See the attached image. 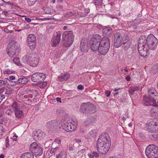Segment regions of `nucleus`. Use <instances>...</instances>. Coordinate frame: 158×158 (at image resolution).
I'll return each mask as SVG.
<instances>
[{
	"mask_svg": "<svg viewBox=\"0 0 158 158\" xmlns=\"http://www.w3.org/2000/svg\"><path fill=\"white\" fill-rule=\"evenodd\" d=\"M88 156L90 158H93L94 156L98 157L99 156V154L97 152H93L92 153H89Z\"/></svg>",
	"mask_w": 158,
	"mask_h": 158,
	"instance_id": "nucleus-32",
	"label": "nucleus"
},
{
	"mask_svg": "<svg viewBox=\"0 0 158 158\" xmlns=\"http://www.w3.org/2000/svg\"><path fill=\"white\" fill-rule=\"evenodd\" d=\"M56 100L57 102H60V103H61V99L60 98H56Z\"/></svg>",
	"mask_w": 158,
	"mask_h": 158,
	"instance_id": "nucleus-61",
	"label": "nucleus"
},
{
	"mask_svg": "<svg viewBox=\"0 0 158 158\" xmlns=\"http://www.w3.org/2000/svg\"><path fill=\"white\" fill-rule=\"evenodd\" d=\"M77 88L80 90H83L84 89V87L82 85H79L77 87Z\"/></svg>",
	"mask_w": 158,
	"mask_h": 158,
	"instance_id": "nucleus-49",
	"label": "nucleus"
},
{
	"mask_svg": "<svg viewBox=\"0 0 158 158\" xmlns=\"http://www.w3.org/2000/svg\"><path fill=\"white\" fill-rule=\"evenodd\" d=\"M9 79L10 81L15 80V77L14 76H10L9 77Z\"/></svg>",
	"mask_w": 158,
	"mask_h": 158,
	"instance_id": "nucleus-55",
	"label": "nucleus"
},
{
	"mask_svg": "<svg viewBox=\"0 0 158 158\" xmlns=\"http://www.w3.org/2000/svg\"><path fill=\"white\" fill-rule=\"evenodd\" d=\"M111 142L110 137L108 134L104 133L98 139L97 147L98 151L101 154H105L109 151Z\"/></svg>",
	"mask_w": 158,
	"mask_h": 158,
	"instance_id": "nucleus-1",
	"label": "nucleus"
},
{
	"mask_svg": "<svg viewBox=\"0 0 158 158\" xmlns=\"http://www.w3.org/2000/svg\"><path fill=\"white\" fill-rule=\"evenodd\" d=\"M2 14L6 16L8 15L9 14L8 12L6 11H3L2 12Z\"/></svg>",
	"mask_w": 158,
	"mask_h": 158,
	"instance_id": "nucleus-53",
	"label": "nucleus"
},
{
	"mask_svg": "<svg viewBox=\"0 0 158 158\" xmlns=\"http://www.w3.org/2000/svg\"><path fill=\"white\" fill-rule=\"evenodd\" d=\"M131 45V42L123 44V45L122 46L123 49L124 50V51H127L130 48Z\"/></svg>",
	"mask_w": 158,
	"mask_h": 158,
	"instance_id": "nucleus-33",
	"label": "nucleus"
},
{
	"mask_svg": "<svg viewBox=\"0 0 158 158\" xmlns=\"http://www.w3.org/2000/svg\"><path fill=\"white\" fill-rule=\"evenodd\" d=\"M46 77V75L44 73H36L32 74L31 79L34 82L40 83L44 80Z\"/></svg>",
	"mask_w": 158,
	"mask_h": 158,
	"instance_id": "nucleus-13",
	"label": "nucleus"
},
{
	"mask_svg": "<svg viewBox=\"0 0 158 158\" xmlns=\"http://www.w3.org/2000/svg\"><path fill=\"white\" fill-rule=\"evenodd\" d=\"M22 60L24 63H28L31 66L35 67L39 62V56L35 52H31L24 56Z\"/></svg>",
	"mask_w": 158,
	"mask_h": 158,
	"instance_id": "nucleus-2",
	"label": "nucleus"
},
{
	"mask_svg": "<svg viewBox=\"0 0 158 158\" xmlns=\"http://www.w3.org/2000/svg\"><path fill=\"white\" fill-rule=\"evenodd\" d=\"M13 62L17 65L20 66L21 64L19 62V58H14L13 59Z\"/></svg>",
	"mask_w": 158,
	"mask_h": 158,
	"instance_id": "nucleus-38",
	"label": "nucleus"
},
{
	"mask_svg": "<svg viewBox=\"0 0 158 158\" xmlns=\"http://www.w3.org/2000/svg\"><path fill=\"white\" fill-rule=\"evenodd\" d=\"M89 134L90 136L92 137H96V130L95 129L92 130L90 132Z\"/></svg>",
	"mask_w": 158,
	"mask_h": 158,
	"instance_id": "nucleus-37",
	"label": "nucleus"
},
{
	"mask_svg": "<svg viewBox=\"0 0 158 158\" xmlns=\"http://www.w3.org/2000/svg\"><path fill=\"white\" fill-rule=\"evenodd\" d=\"M143 104L147 106H157L156 101L152 96L147 97L144 96L143 99Z\"/></svg>",
	"mask_w": 158,
	"mask_h": 158,
	"instance_id": "nucleus-14",
	"label": "nucleus"
},
{
	"mask_svg": "<svg viewBox=\"0 0 158 158\" xmlns=\"http://www.w3.org/2000/svg\"><path fill=\"white\" fill-rule=\"evenodd\" d=\"M56 158H65L66 155L64 152H61L59 154L56 155Z\"/></svg>",
	"mask_w": 158,
	"mask_h": 158,
	"instance_id": "nucleus-35",
	"label": "nucleus"
},
{
	"mask_svg": "<svg viewBox=\"0 0 158 158\" xmlns=\"http://www.w3.org/2000/svg\"><path fill=\"white\" fill-rule=\"evenodd\" d=\"M5 2L8 4H10V5H13V6H15L14 3L12 2Z\"/></svg>",
	"mask_w": 158,
	"mask_h": 158,
	"instance_id": "nucleus-59",
	"label": "nucleus"
},
{
	"mask_svg": "<svg viewBox=\"0 0 158 158\" xmlns=\"http://www.w3.org/2000/svg\"><path fill=\"white\" fill-rule=\"evenodd\" d=\"M122 37L121 33L117 32L114 35V45L115 47L118 48L121 46L120 41Z\"/></svg>",
	"mask_w": 158,
	"mask_h": 158,
	"instance_id": "nucleus-18",
	"label": "nucleus"
},
{
	"mask_svg": "<svg viewBox=\"0 0 158 158\" xmlns=\"http://www.w3.org/2000/svg\"><path fill=\"white\" fill-rule=\"evenodd\" d=\"M55 142L58 144H60L61 142L60 140L59 139H55Z\"/></svg>",
	"mask_w": 158,
	"mask_h": 158,
	"instance_id": "nucleus-57",
	"label": "nucleus"
},
{
	"mask_svg": "<svg viewBox=\"0 0 158 158\" xmlns=\"http://www.w3.org/2000/svg\"><path fill=\"white\" fill-rule=\"evenodd\" d=\"M15 114L16 117L18 119H22L24 116L23 112L22 110H20L19 109L15 111Z\"/></svg>",
	"mask_w": 158,
	"mask_h": 158,
	"instance_id": "nucleus-23",
	"label": "nucleus"
},
{
	"mask_svg": "<svg viewBox=\"0 0 158 158\" xmlns=\"http://www.w3.org/2000/svg\"><path fill=\"white\" fill-rule=\"evenodd\" d=\"M70 75L69 73H62L58 77L60 81H66L70 78Z\"/></svg>",
	"mask_w": 158,
	"mask_h": 158,
	"instance_id": "nucleus-21",
	"label": "nucleus"
},
{
	"mask_svg": "<svg viewBox=\"0 0 158 158\" xmlns=\"http://www.w3.org/2000/svg\"><path fill=\"white\" fill-rule=\"evenodd\" d=\"M12 108L14 109L13 110L14 111L16 110L17 109H19L17 105V103L16 102H14L12 106Z\"/></svg>",
	"mask_w": 158,
	"mask_h": 158,
	"instance_id": "nucleus-39",
	"label": "nucleus"
},
{
	"mask_svg": "<svg viewBox=\"0 0 158 158\" xmlns=\"http://www.w3.org/2000/svg\"><path fill=\"white\" fill-rule=\"evenodd\" d=\"M2 112L1 111H0V124H2L3 122V120L2 119Z\"/></svg>",
	"mask_w": 158,
	"mask_h": 158,
	"instance_id": "nucleus-47",
	"label": "nucleus"
},
{
	"mask_svg": "<svg viewBox=\"0 0 158 158\" xmlns=\"http://www.w3.org/2000/svg\"><path fill=\"white\" fill-rule=\"evenodd\" d=\"M0 98L2 100V99L5 98V95H2V96H0Z\"/></svg>",
	"mask_w": 158,
	"mask_h": 158,
	"instance_id": "nucleus-64",
	"label": "nucleus"
},
{
	"mask_svg": "<svg viewBox=\"0 0 158 158\" xmlns=\"http://www.w3.org/2000/svg\"><path fill=\"white\" fill-rule=\"evenodd\" d=\"M46 126L49 130L55 132L56 130L60 128V122L58 120H52L47 123Z\"/></svg>",
	"mask_w": 158,
	"mask_h": 158,
	"instance_id": "nucleus-12",
	"label": "nucleus"
},
{
	"mask_svg": "<svg viewBox=\"0 0 158 158\" xmlns=\"http://www.w3.org/2000/svg\"><path fill=\"white\" fill-rule=\"evenodd\" d=\"M12 89L9 87H7L6 89L5 94L7 95L10 94L12 93Z\"/></svg>",
	"mask_w": 158,
	"mask_h": 158,
	"instance_id": "nucleus-36",
	"label": "nucleus"
},
{
	"mask_svg": "<svg viewBox=\"0 0 158 158\" xmlns=\"http://www.w3.org/2000/svg\"><path fill=\"white\" fill-rule=\"evenodd\" d=\"M80 48L81 52H85L88 51L89 48L87 42L84 40L82 39L81 41Z\"/></svg>",
	"mask_w": 158,
	"mask_h": 158,
	"instance_id": "nucleus-19",
	"label": "nucleus"
},
{
	"mask_svg": "<svg viewBox=\"0 0 158 158\" xmlns=\"http://www.w3.org/2000/svg\"><path fill=\"white\" fill-rule=\"evenodd\" d=\"M13 110L10 109H7L5 111V113L6 115H7L10 117H11L13 115Z\"/></svg>",
	"mask_w": 158,
	"mask_h": 158,
	"instance_id": "nucleus-31",
	"label": "nucleus"
},
{
	"mask_svg": "<svg viewBox=\"0 0 158 158\" xmlns=\"http://www.w3.org/2000/svg\"><path fill=\"white\" fill-rule=\"evenodd\" d=\"M35 37L34 35L30 34L28 35L27 37L28 44L30 49L31 50L34 49L35 48Z\"/></svg>",
	"mask_w": 158,
	"mask_h": 158,
	"instance_id": "nucleus-16",
	"label": "nucleus"
},
{
	"mask_svg": "<svg viewBox=\"0 0 158 158\" xmlns=\"http://www.w3.org/2000/svg\"><path fill=\"white\" fill-rule=\"evenodd\" d=\"M25 20L28 22H31V19L28 18L26 17L25 18Z\"/></svg>",
	"mask_w": 158,
	"mask_h": 158,
	"instance_id": "nucleus-58",
	"label": "nucleus"
},
{
	"mask_svg": "<svg viewBox=\"0 0 158 158\" xmlns=\"http://www.w3.org/2000/svg\"><path fill=\"white\" fill-rule=\"evenodd\" d=\"M20 158H34L33 155L29 152H26L23 154Z\"/></svg>",
	"mask_w": 158,
	"mask_h": 158,
	"instance_id": "nucleus-28",
	"label": "nucleus"
},
{
	"mask_svg": "<svg viewBox=\"0 0 158 158\" xmlns=\"http://www.w3.org/2000/svg\"><path fill=\"white\" fill-rule=\"evenodd\" d=\"M4 31L6 33H12L14 31L12 30H9L7 28H5L4 30Z\"/></svg>",
	"mask_w": 158,
	"mask_h": 158,
	"instance_id": "nucleus-48",
	"label": "nucleus"
},
{
	"mask_svg": "<svg viewBox=\"0 0 158 158\" xmlns=\"http://www.w3.org/2000/svg\"><path fill=\"white\" fill-rule=\"evenodd\" d=\"M102 0H95V4L96 5L99 6L102 5Z\"/></svg>",
	"mask_w": 158,
	"mask_h": 158,
	"instance_id": "nucleus-41",
	"label": "nucleus"
},
{
	"mask_svg": "<svg viewBox=\"0 0 158 158\" xmlns=\"http://www.w3.org/2000/svg\"><path fill=\"white\" fill-rule=\"evenodd\" d=\"M146 156L148 158H158V148L155 144H149L145 150Z\"/></svg>",
	"mask_w": 158,
	"mask_h": 158,
	"instance_id": "nucleus-3",
	"label": "nucleus"
},
{
	"mask_svg": "<svg viewBox=\"0 0 158 158\" xmlns=\"http://www.w3.org/2000/svg\"><path fill=\"white\" fill-rule=\"evenodd\" d=\"M135 91L134 89H133L132 88L130 89L129 90V92L130 95H132L133 94Z\"/></svg>",
	"mask_w": 158,
	"mask_h": 158,
	"instance_id": "nucleus-46",
	"label": "nucleus"
},
{
	"mask_svg": "<svg viewBox=\"0 0 158 158\" xmlns=\"http://www.w3.org/2000/svg\"><path fill=\"white\" fill-rule=\"evenodd\" d=\"M67 132H72L74 131L77 128V123L76 122L70 120L65 121L63 124L60 125Z\"/></svg>",
	"mask_w": 158,
	"mask_h": 158,
	"instance_id": "nucleus-9",
	"label": "nucleus"
},
{
	"mask_svg": "<svg viewBox=\"0 0 158 158\" xmlns=\"http://www.w3.org/2000/svg\"><path fill=\"white\" fill-rule=\"evenodd\" d=\"M5 79H6V82H5V83H6V85L7 83V84H8V83H9V81H10V80L9 79H8L7 78H6Z\"/></svg>",
	"mask_w": 158,
	"mask_h": 158,
	"instance_id": "nucleus-60",
	"label": "nucleus"
},
{
	"mask_svg": "<svg viewBox=\"0 0 158 158\" xmlns=\"http://www.w3.org/2000/svg\"><path fill=\"white\" fill-rule=\"evenodd\" d=\"M39 132H40V130L34 131V135L33 137L34 139L36 141L39 140V139H40L41 138L42 134L41 133L38 134Z\"/></svg>",
	"mask_w": 158,
	"mask_h": 158,
	"instance_id": "nucleus-27",
	"label": "nucleus"
},
{
	"mask_svg": "<svg viewBox=\"0 0 158 158\" xmlns=\"http://www.w3.org/2000/svg\"><path fill=\"white\" fill-rule=\"evenodd\" d=\"M63 41L62 45L65 47L70 46L73 43L74 35L71 31H66L62 35Z\"/></svg>",
	"mask_w": 158,
	"mask_h": 158,
	"instance_id": "nucleus-5",
	"label": "nucleus"
},
{
	"mask_svg": "<svg viewBox=\"0 0 158 158\" xmlns=\"http://www.w3.org/2000/svg\"><path fill=\"white\" fill-rule=\"evenodd\" d=\"M146 126L148 128L152 129L151 131L155 132L158 131V121L154 123L153 121H148L146 123Z\"/></svg>",
	"mask_w": 158,
	"mask_h": 158,
	"instance_id": "nucleus-17",
	"label": "nucleus"
},
{
	"mask_svg": "<svg viewBox=\"0 0 158 158\" xmlns=\"http://www.w3.org/2000/svg\"><path fill=\"white\" fill-rule=\"evenodd\" d=\"M15 41H12L8 44L7 48V52L8 55L11 57L16 55V53L18 52V48Z\"/></svg>",
	"mask_w": 158,
	"mask_h": 158,
	"instance_id": "nucleus-11",
	"label": "nucleus"
},
{
	"mask_svg": "<svg viewBox=\"0 0 158 158\" xmlns=\"http://www.w3.org/2000/svg\"><path fill=\"white\" fill-rule=\"evenodd\" d=\"M105 94L107 97H109L110 94V92L109 90H107L105 92Z\"/></svg>",
	"mask_w": 158,
	"mask_h": 158,
	"instance_id": "nucleus-51",
	"label": "nucleus"
},
{
	"mask_svg": "<svg viewBox=\"0 0 158 158\" xmlns=\"http://www.w3.org/2000/svg\"><path fill=\"white\" fill-rule=\"evenodd\" d=\"M29 150L31 152V153L35 156H39L43 154L42 148L36 142H33L30 145Z\"/></svg>",
	"mask_w": 158,
	"mask_h": 158,
	"instance_id": "nucleus-10",
	"label": "nucleus"
},
{
	"mask_svg": "<svg viewBox=\"0 0 158 158\" xmlns=\"http://www.w3.org/2000/svg\"><path fill=\"white\" fill-rule=\"evenodd\" d=\"M130 40L128 36L127 35H123L121 37V39L120 41L121 46L123 44H126L130 43Z\"/></svg>",
	"mask_w": 158,
	"mask_h": 158,
	"instance_id": "nucleus-25",
	"label": "nucleus"
},
{
	"mask_svg": "<svg viewBox=\"0 0 158 158\" xmlns=\"http://www.w3.org/2000/svg\"><path fill=\"white\" fill-rule=\"evenodd\" d=\"M17 84L18 85L17 81H9L8 84V85L11 86H14L16 85Z\"/></svg>",
	"mask_w": 158,
	"mask_h": 158,
	"instance_id": "nucleus-40",
	"label": "nucleus"
},
{
	"mask_svg": "<svg viewBox=\"0 0 158 158\" xmlns=\"http://www.w3.org/2000/svg\"><path fill=\"white\" fill-rule=\"evenodd\" d=\"M148 94L149 96H152V97L154 96H156L155 94V89L153 87H151L148 89Z\"/></svg>",
	"mask_w": 158,
	"mask_h": 158,
	"instance_id": "nucleus-30",
	"label": "nucleus"
},
{
	"mask_svg": "<svg viewBox=\"0 0 158 158\" xmlns=\"http://www.w3.org/2000/svg\"><path fill=\"white\" fill-rule=\"evenodd\" d=\"M101 40V37L99 35L95 34L93 36L89 42L91 50L95 51L98 50Z\"/></svg>",
	"mask_w": 158,
	"mask_h": 158,
	"instance_id": "nucleus-6",
	"label": "nucleus"
},
{
	"mask_svg": "<svg viewBox=\"0 0 158 158\" xmlns=\"http://www.w3.org/2000/svg\"><path fill=\"white\" fill-rule=\"evenodd\" d=\"M128 57L131 60H133L135 58V54L133 53L131 56L130 55H128Z\"/></svg>",
	"mask_w": 158,
	"mask_h": 158,
	"instance_id": "nucleus-43",
	"label": "nucleus"
},
{
	"mask_svg": "<svg viewBox=\"0 0 158 158\" xmlns=\"http://www.w3.org/2000/svg\"><path fill=\"white\" fill-rule=\"evenodd\" d=\"M146 37L143 35L141 36L139 39V44H138L142 45L143 44H144L145 45H146Z\"/></svg>",
	"mask_w": 158,
	"mask_h": 158,
	"instance_id": "nucleus-29",
	"label": "nucleus"
},
{
	"mask_svg": "<svg viewBox=\"0 0 158 158\" xmlns=\"http://www.w3.org/2000/svg\"><path fill=\"white\" fill-rule=\"evenodd\" d=\"M5 85L6 83L4 81L0 80V87H1V91H3L4 90Z\"/></svg>",
	"mask_w": 158,
	"mask_h": 158,
	"instance_id": "nucleus-34",
	"label": "nucleus"
},
{
	"mask_svg": "<svg viewBox=\"0 0 158 158\" xmlns=\"http://www.w3.org/2000/svg\"><path fill=\"white\" fill-rule=\"evenodd\" d=\"M150 113L152 116L156 118L158 117V108L155 107L152 108L150 110Z\"/></svg>",
	"mask_w": 158,
	"mask_h": 158,
	"instance_id": "nucleus-24",
	"label": "nucleus"
},
{
	"mask_svg": "<svg viewBox=\"0 0 158 158\" xmlns=\"http://www.w3.org/2000/svg\"><path fill=\"white\" fill-rule=\"evenodd\" d=\"M55 149H53V148H52L50 151V153H51V154H52L55 151Z\"/></svg>",
	"mask_w": 158,
	"mask_h": 158,
	"instance_id": "nucleus-62",
	"label": "nucleus"
},
{
	"mask_svg": "<svg viewBox=\"0 0 158 158\" xmlns=\"http://www.w3.org/2000/svg\"><path fill=\"white\" fill-rule=\"evenodd\" d=\"M28 79L23 76H21L17 80L18 85H24L28 82Z\"/></svg>",
	"mask_w": 158,
	"mask_h": 158,
	"instance_id": "nucleus-20",
	"label": "nucleus"
},
{
	"mask_svg": "<svg viewBox=\"0 0 158 158\" xmlns=\"http://www.w3.org/2000/svg\"><path fill=\"white\" fill-rule=\"evenodd\" d=\"M126 79L127 81H129L131 80V77L129 75H127L126 77Z\"/></svg>",
	"mask_w": 158,
	"mask_h": 158,
	"instance_id": "nucleus-56",
	"label": "nucleus"
},
{
	"mask_svg": "<svg viewBox=\"0 0 158 158\" xmlns=\"http://www.w3.org/2000/svg\"><path fill=\"white\" fill-rule=\"evenodd\" d=\"M61 33L60 31H58L54 33L52 40V46L56 47L59 44L60 41Z\"/></svg>",
	"mask_w": 158,
	"mask_h": 158,
	"instance_id": "nucleus-15",
	"label": "nucleus"
},
{
	"mask_svg": "<svg viewBox=\"0 0 158 158\" xmlns=\"http://www.w3.org/2000/svg\"><path fill=\"white\" fill-rule=\"evenodd\" d=\"M36 0H28L27 2L29 5L32 6L34 4Z\"/></svg>",
	"mask_w": 158,
	"mask_h": 158,
	"instance_id": "nucleus-42",
	"label": "nucleus"
},
{
	"mask_svg": "<svg viewBox=\"0 0 158 158\" xmlns=\"http://www.w3.org/2000/svg\"><path fill=\"white\" fill-rule=\"evenodd\" d=\"M75 141L76 142V143H79L78 145H79V143L81 142V141L80 139H74Z\"/></svg>",
	"mask_w": 158,
	"mask_h": 158,
	"instance_id": "nucleus-52",
	"label": "nucleus"
},
{
	"mask_svg": "<svg viewBox=\"0 0 158 158\" xmlns=\"http://www.w3.org/2000/svg\"><path fill=\"white\" fill-rule=\"evenodd\" d=\"M119 94V93L118 92H116L114 94V97H116Z\"/></svg>",
	"mask_w": 158,
	"mask_h": 158,
	"instance_id": "nucleus-63",
	"label": "nucleus"
},
{
	"mask_svg": "<svg viewBox=\"0 0 158 158\" xmlns=\"http://www.w3.org/2000/svg\"><path fill=\"white\" fill-rule=\"evenodd\" d=\"M96 108L91 103L88 102L87 103H82L80 108L81 112L89 114L93 113L95 111Z\"/></svg>",
	"mask_w": 158,
	"mask_h": 158,
	"instance_id": "nucleus-8",
	"label": "nucleus"
},
{
	"mask_svg": "<svg viewBox=\"0 0 158 158\" xmlns=\"http://www.w3.org/2000/svg\"><path fill=\"white\" fill-rule=\"evenodd\" d=\"M143 48L141 47H138V50L140 55L143 57H145L147 56L148 54V50L147 48L144 49L145 50L143 51Z\"/></svg>",
	"mask_w": 158,
	"mask_h": 158,
	"instance_id": "nucleus-22",
	"label": "nucleus"
},
{
	"mask_svg": "<svg viewBox=\"0 0 158 158\" xmlns=\"http://www.w3.org/2000/svg\"><path fill=\"white\" fill-rule=\"evenodd\" d=\"M112 32V29L110 27L105 28L102 30V34L104 36L110 35L111 33Z\"/></svg>",
	"mask_w": 158,
	"mask_h": 158,
	"instance_id": "nucleus-26",
	"label": "nucleus"
},
{
	"mask_svg": "<svg viewBox=\"0 0 158 158\" xmlns=\"http://www.w3.org/2000/svg\"><path fill=\"white\" fill-rule=\"evenodd\" d=\"M24 97L26 98H32L33 97V95L31 94H29L28 95H25L24 96Z\"/></svg>",
	"mask_w": 158,
	"mask_h": 158,
	"instance_id": "nucleus-50",
	"label": "nucleus"
},
{
	"mask_svg": "<svg viewBox=\"0 0 158 158\" xmlns=\"http://www.w3.org/2000/svg\"><path fill=\"white\" fill-rule=\"evenodd\" d=\"M5 146L6 148H8L9 146L8 137H7L5 140Z\"/></svg>",
	"mask_w": 158,
	"mask_h": 158,
	"instance_id": "nucleus-44",
	"label": "nucleus"
},
{
	"mask_svg": "<svg viewBox=\"0 0 158 158\" xmlns=\"http://www.w3.org/2000/svg\"><path fill=\"white\" fill-rule=\"evenodd\" d=\"M146 45L147 47L151 50H155L157 47L158 40L157 38L152 34L148 35L146 38Z\"/></svg>",
	"mask_w": 158,
	"mask_h": 158,
	"instance_id": "nucleus-7",
	"label": "nucleus"
},
{
	"mask_svg": "<svg viewBox=\"0 0 158 158\" xmlns=\"http://www.w3.org/2000/svg\"><path fill=\"white\" fill-rule=\"evenodd\" d=\"M133 89H134L135 91L139 89V88L137 86H134L132 88Z\"/></svg>",
	"mask_w": 158,
	"mask_h": 158,
	"instance_id": "nucleus-54",
	"label": "nucleus"
},
{
	"mask_svg": "<svg viewBox=\"0 0 158 158\" xmlns=\"http://www.w3.org/2000/svg\"><path fill=\"white\" fill-rule=\"evenodd\" d=\"M143 49V51L145 50V48H147V46L146 45H145L144 44H143L142 45L140 44H138V47H141Z\"/></svg>",
	"mask_w": 158,
	"mask_h": 158,
	"instance_id": "nucleus-45",
	"label": "nucleus"
},
{
	"mask_svg": "<svg viewBox=\"0 0 158 158\" xmlns=\"http://www.w3.org/2000/svg\"><path fill=\"white\" fill-rule=\"evenodd\" d=\"M110 47V42L108 38L107 37H104L101 40L98 52L102 54H105L108 52Z\"/></svg>",
	"mask_w": 158,
	"mask_h": 158,
	"instance_id": "nucleus-4",
	"label": "nucleus"
}]
</instances>
